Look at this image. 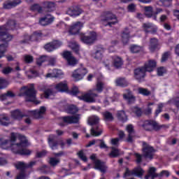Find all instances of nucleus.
<instances>
[{
	"mask_svg": "<svg viewBox=\"0 0 179 179\" xmlns=\"http://www.w3.org/2000/svg\"><path fill=\"white\" fill-rule=\"evenodd\" d=\"M102 115L105 120V121H113L114 120V116H113V113L109 111H105L102 113Z\"/></svg>",
	"mask_w": 179,
	"mask_h": 179,
	"instance_id": "obj_46",
	"label": "nucleus"
},
{
	"mask_svg": "<svg viewBox=\"0 0 179 179\" xmlns=\"http://www.w3.org/2000/svg\"><path fill=\"white\" fill-rule=\"evenodd\" d=\"M143 27L145 33H156L157 27L150 22H147L143 24Z\"/></svg>",
	"mask_w": 179,
	"mask_h": 179,
	"instance_id": "obj_27",
	"label": "nucleus"
},
{
	"mask_svg": "<svg viewBox=\"0 0 179 179\" xmlns=\"http://www.w3.org/2000/svg\"><path fill=\"white\" fill-rule=\"evenodd\" d=\"M83 27V22H76L71 24L69 27V33L72 36H75V34H78V33L82 30Z\"/></svg>",
	"mask_w": 179,
	"mask_h": 179,
	"instance_id": "obj_17",
	"label": "nucleus"
},
{
	"mask_svg": "<svg viewBox=\"0 0 179 179\" xmlns=\"http://www.w3.org/2000/svg\"><path fill=\"white\" fill-rule=\"evenodd\" d=\"M117 117L118 120H120V121H122V122H125V121L128 120V117L124 110L117 111Z\"/></svg>",
	"mask_w": 179,
	"mask_h": 179,
	"instance_id": "obj_44",
	"label": "nucleus"
},
{
	"mask_svg": "<svg viewBox=\"0 0 179 179\" xmlns=\"http://www.w3.org/2000/svg\"><path fill=\"white\" fill-rule=\"evenodd\" d=\"M55 89L57 92H61L62 93H64L65 92H69V87H68V82L64 80L57 83L55 86Z\"/></svg>",
	"mask_w": 179,
	"mask_h": 179,
	"instance_id": "obj_24",
	"label": "nucleus"
},
{
	"mask_svg": "<svg viewBox=\"0 0 179 179\" xmlns=\"http://www.w3.org/2000/svg\"><path fill=\"white\" fill-rule=\"evenodd\" d=\"M143 156L146 159L152 160L153 159V154L155 153V149L145 141L143 142Z\"/></svg>",
	"mask_w": 179,
	"mask_h": 179,
	"instance_id": "obj_13",
	"label": "nucleus"
},
{
	"mask_svg": "<svg viewBox=\"0 0 179 179\" xmlns=\"http://www.w3.org/2000/svg\"><path fill=\"white\" fill-rule=\"evenodd\" d=\"M101 22L104 26H110V27H113V26L118 23V20L114 14L107 13L105 15V17H102Z\"/></svg>",
	"mask_w": 179,
	"mask_h": 179,
	"instance_id": "obj_7",
	"label": "nucleus"
},
{
	"mask_svg": "<svg viewBox=\"0 0 179 179\" xmlns=\"http://www.w3.org/2000/svg\"><path fill=\"white\" fill-rule=\"evenodd\" d=\"M103 52H104V50L103 49L99 50L92 55V57H94L95 59H101L103 58Z\"/></svg>",
	"mask_w": 179,
	"mask_h": 179,
	"instance_id": "obj_49",
	"label": "nucleus"
},
{
	"mask_svg": "<svg viewBox=\"0 0 179 179\" xmlns=\"http://www.w3.org/2000/svg\"><path fill=\"white\" fill-rule=\"evenodd\" d=\"M55 93L52 88H47L44 92V97L45 99H54Z\"/></svg>",
	"mask_w": 179,
	"mask_h": 179,
	"instance_id": "obj_38",
	"label": "nucleus"
},
{
	"mask_svg": "<svg viewBox=\"0 0 179 179\" xmlns=\"http://www.w3.org/2000/svg\"><path fill=\"white\" fill-rule=\"evenodd\" d=\"M48 64L51 66H54L55 65V62H57V57H48Z\"/></svg>",
	"mask_w": 179,
	"mask_h": 179,
	"instance_id": "obj_57",
	"label": "nucleus"
},
{
	"mask_svg": "<svg viewBox=\"0 0 179 179\" xmlns=\"http://www.w3.org/2000/svg\"><path fill=\"white\" fill-rule=\"evenodd\" d=\"M24 61L26 62V64H31V62L34 61L33 56L25 55L24 56Z\"/></svg>",
	"mask_w": 179,
	"mask_h": 179,
	"instance_id": "obj_58",
	"label": "nucleus"
},
{
	"mask_svg": "<svg viewBox=\"0 0 179 179\" xmlns=\"http://www.w3.org/2000/svg\"><path fill=\"white\" fill-rule=\"evenodd\" d=\"M115 83L117 86H120L121 87H126V86H128V82L124 78H117L115 80Z\"/></svg>",
	"mask_w": 179,
	"mask_h": 179,
	"instance_id": "obj_45",
	"label": "nucleus"
},
{
	"mask_svg": "<svg viewBox=\"0 0 179 179\" xmlns=\"http://www.w3.org/2000/svg\"><path fill=\"white\" fill-rule=\"evenodd\" d=\"M47 108L45 106H41L39 110H28L25 117H29L25 119L26 124H31V118L38 120L43 118V115L45 114Z\"/></svg>",
	"mask_w": 179,
	"mask_h": 179,
	"instance_id": "obj_4",
	"label": "nucleus"
},
{
	"mask_svg": "<svg viewBox=\"0 0 179 179\" xmlns=\"http://www.w3.org/2000/svg\"><path fill=\"white\" fill-rule=\"evenodd\" d=\"M59 163V159L57 157H51L50 159V164L51 166H57Z\"/></svg>",
	"mask_w": 179,
	"mask_h": 179,
	"instance_id": "obj_60",
	"label": "nucleus"
},
{
	"mask_svg": "<svg viewBox=\"0 0 179 179\" xmlns=\"http://www.w3.org/2000/svg\"><path fill=\"white\" fill-rule=\"evenodd\" d=\"M52 45H53V48L55 50H57V48H59V47L62 45V42L59 41H54L53 42H52Z\"/></svg>",
	"mask_w": 179,
	"mask_h": 179,
	"instance_id": "obj_62",
	"label": "nucleus"
},
{
	"mask_svg": "<svg viewBox=\"0 0 179 179\" xmlns=\"http://www.w3.org/2000/svg\"><path fill=\"white\" fill-rule=\"evenodd\" d=\"M106 87V85H104V83H103V80L101 78H97L96 89L94 90H96L98 93H101L103 92V89Z\"/></svg>",
	"mask_w": 179,
	"mask_h": 179,
	"instance_id": "obj_36",
	"label": "nucleus"
},
{
	"mask_svg": "<svg viewBox=\"0 0 179 179\" xmlns=\"http://www.w3.org/2000/svg\"><path fill=\"white\" fill-rule=\"evenodd\" d=\"M29 146V141L26 136L17 133H11L10 140L0 141L1 149L10 150L16 155L22 156H30L31 150L24 148Z\"/></svg>",
	"mask_w": 179,
	"mask_h": 179,
	"instance_id": "obj_1",
	"label": "nucleus"
},
{
	"mask_svg": "<svg viewBox=\"0 0 179 179\" xmlns=\"http://www.w3.org/2000/svg\"><path fill=\"white\" fill-rule=\"evenodd\" d=\"M8 25L3 26L0 27V41L5 43L4 44L0 45V59L5 57V52L8 50V43L12 41L13 36L8 34V29L6 28Z\"/></svg>",
	"mask_w": 179,
	"mask_h": 179,
	"instance_id": "obj_2",
	"label": "nucleus"
},
{
	"mask_svg": "<svg viewBox=\"0 0 179 179\" xmlns=\"http://www.w3.org/2000/svg\"><path fill=\"white\" fill-rule=\"evenodd\" d=\"M55 19V17H54V16L51 15H46L39 20V24L41 26H48V24H51V23L54 22Z\"/></svg>",
	"mask_w": 179,
	"mask_h": 179,
	"instance_id": "obj_23",
	"label": "nucleus"
},
{
	"mask_svg": "<svg viewBox=\"0 0 179 179\" xmlns=\"http://www.w3.org/2000/svg\"><path fill=\"white\" fill-rule=\"evenodd\" d=\"M112 151L109 153L110 157H118L120 156V150L114 147L111 148Z\"/></svg>",
	"mask_w": 179,
	"mask_h": 179,
	"instance_id": "obj_50",
	"label": "nucleus"
},
{
	"mask_svg": "<svg viewBox=\"0 0 179 179\" xmlns=\"http://www.w3.org/2000/svg\"><path fill=\"white\" fill-rule=\"evenodd\" d=\"M55 10V3L50 1H45L43 3V13L45 12H53Z\"/></svg>",
	"mask_w": 179,
	"mask_h": 179,
	"instance_id": "obj_29",
	"label": "nucleus"
},
{
	"mask_svg": "<svg viewBox=\"0 0 179 179\" xmlns=\"http://www.w3.org/2000/svg\"><path fill=\"white\" fill-rule=\"evenodd\" d=\"M33 166H36V161H32L29 164H26L24 162H17L15 164V167L17 170H20V173L17 176L16 179L26 178L27 176H26V172L24 170H26V169H30V167H33Z\"/></svg>",
	"mask_w": 179,
	"mask_h": 179,
	"instance_id": "obj_5",
	"label": "nucleus"
},
{
	"mask_svg": "<svg viewBox=\"0 0 179 179\" xmlns=\"http://www.w3.org/2000/svg\"><path fill=\"white\" fill-rule=\"evenodd\" d=\"M78 111H79V109L73 105L69 106L67 108V113L69 114H76Z\"/></svg>",
	"mask_w": 179,
	"mask_h": 179,
	"instance_id": "obj_51",
	"label": "nucleus"
},
{
	"mask_svg": "<svg viewBox=\"0 0 179 179\" xmlns=\"http://www.w3.org/2000/svg\"><path fill=\"white\" fill-rule=\"evenodd\" d=\"M119 98L120 94L115 93L113 98H106V99L103 100V104L105 106H108L110 101H118Z\"/></svg>",
	"mask_w": 179,
	"mask_h": 179,
	"instance_id": "obj_43",
	"label": "nucleus"
},
{
	"mask_svg": "<svg viewBox=\"0 0 179 179\" xmlns=\"http://www.w3.org/2000/svg\"><path fill=\"white\" fill-rule=\"evenodd\" d=\"M162 12H163L162 8H157L155 13H154L153 20H157V15H159V13H162Z\"/></svg>",
	"mask_w": 179,
	"mask_h": 179,
	"instance_id": "obj_64",
	"label": "nucleus"
},
{
	"mask_svg": "<svg viewBox=\"0 0 179 179\" xmlns=\"http://www.w3.org/2000/svg\"><path fill=\"white\" fill-rule=\"evenodd\" d=\"M166 13L167 15L163 14L159 17V20L162 23H164V22L169 19V15H170V12L169 10H166Z\"/></svg>",
	"mask_w": 179,
	"mask_h": 179,
	"instance_id": "obj_55",
	"label": "nucleus"
},
{
	"mask_svg": "<svg viewBox=\"0 0 179 179\" xmlns=\"http://www.w3.org/2000/svg\"><path fill=\"white\" fill-rule=\"evenodd\" d=\"M143 173H145V171H143V169H142L141 166L135 168L133 171H129L128 168H126V171L123 177L124 178H127V177H131V176H136V177H139L140 178H142Z\"/></svg>",
	"mask_w": 179,
	"mask_h": 179,
	"instance_id": "obj_11",
	"label": "nucleus"
},
{
	"mask_svg": "<svg viewBox=\"0 0 179 179\" xmlns=\"http://www.w3.org/2000/svg\"><path fill=\"white\" fill-rule=\"evenodd\" d=\"M124 100H126L129 104L135 103L136 98L133 96L132 92L129 90H127V94H123Z\"/></svg>",
	"mask_w": 179,
	"mask_h": 179,
	"instance_id": "obj_31",
	"label": "nucleus"
},
{
	"mask_svg": "<svg viewBox=\"0 0 179 179\" xmlns=\"http://www.w3.org/2000/svg\"><path fill=\"white\" fill-rule=\"evenodd\" d=\"M146 71L143 67L138 68L134 70V78L138 82H142L143 80V78H145V75L146 73Z\"/></svg>",
	"mask_w": 179,
	"mask_h": 179,
	"instance_id": "obj_22",
	"label": "nucleus"
},
{
	"mask_svg": "<svg viewBox=\"0 0 179 179\" xmlns=\"http://www.w3.org/2000/svg\"><path fill=\"white\" fill-rule=\"evenodd\" d=\"M90 159L94 162L95 170H99L101 173H103L107 171V166L106 165V163L100 161L99 159H96V156L95 154L91 155Z\"/></svg>",
	"mask_w": 179,
	"mask_h": 179,
	"instance_id": "obj_10",
	"label": "nucleus"
},
{
	"mask_svg": "<svg viewBox=\"0 0 179 179\" xmlns=\"http://www.w3.org/2000/svg\"><path fill=\"white\" fill-rule=\"evenodd\" d=\"M97 38V34L94 31L90 32L89 35H82L80 40L84 44H93Z\"/></svg>",
	"mask_w": 179,
	"mask_h": 179,
	"instance_id": "obj_16",
	"label": "nucleus"
},
{
	"mask_svg": "<svg viewBox=\"0 0 179 179\" xmlns=\"http://www.w3.org/2000/svg\"><path fill=\"white\" fill-rule=\"evenodd\" d=\"M63 57L67 61V64L71 66H75V65L78 64V59H76V58L72 56L71 52H64Z\"/></svg>",
	"mask_w": 179,
	"mask_h": 179,
	"instance_id": "obj_21",
	"label": "nucleus"
},
{
	"mask_svg": "<svg viewBox=\"0 0 179 179\" xmlns=\"http://www.w3.org/2000/svg\"><path fill=\"white\" fill-rule=\"evenodd\" d=\"M100 121V117L97 115H92L88 118V124L89 125H96Z\"/></svg>",
	"mask_w": 179,
	"mask_h": 179,
	"instance_id": "obj_42",
	"label": "nucleus"
},
{
	"mask_svg": "<svg viewBox=\"0 0 179 179\" xmlns=\"http://www.w3.org/2000/svg\"><path fill=\"white\" fill-rule=\"evenodd\" d=\"M8 85H9V83L6 80L0 78V89H5L8 87Z\"/></svg>",
	"mask_w": 179,
	"mask_h": 179,
	"instance_id": "obj_56",
	"label": "nucleus"
},
{
	"mask_svg": "<svg viewBox=\"0 0 179 179\" xmlns=\"http://www.w3.org/2000/svg\"><path fill=\"white\" fill-rule=\"evenodd\" d=\"M66 13L71 17H78V16H80L83 13V10L78 6H73L67 10Z\"/></svg>",
	"mask_w": 179,
	"mask_h": 179,
	"instance_id": "obj_20",
	"label": "nucleus"
},
{
	"mask_svg": "<svg viewBox=\"0 0 179 179\" xmlns=\"http://www.w3.org/2000/svg\"><path fill=\"white\" fill-rule=\"evenodd\" d=\"M43 36L41 31L34 32L31 36L25 35L23 37L22 43H29V41H38L40 38Z\"/></svg>",
	"mask_w": 179,
	"mask_h": 179,
	"instance_id": "obj_18",
	"label": "nucleus"
},
{
	"mask_svg": "<svg viewBox=\"0 0 179 179\" xmlns=\"http://www.w3.org/2000/svg\"><path fill=\"white\" fill-rule=\"evenodd\" d=\"M113 64L115 68L117 69L121 68L122 65H124V61L122 59L118 56H113Z\"/></svg>",
	"mask_w": 179,
	"mask_h": 179,
	"instance_id": "obj_32",
	"label": "nucleus"
},
{
	"mask_svg": "<svg viewBox=\"0 0 179 179\" xmlns=\"http://www.w3.org/2000/svg\"><path fill=\"white\" fill-rule=\"evenodd\" d=\"M98 142H100L99 148H101V149H106L107 145H106V143H104V141H103L101 140H93V141H90L86 145V147L87 148H90V146H92V145H96V143H97Z\"/></svg>",
	"mask_w": 179,
	"mask_h": 179,
	"instance_id": "obj_37",
	"label": "nucleus"
},
{
	"mask_svg": "<svg viewBox=\"0 0 179 179\" xmlns=\"http://www.w3.org/2000/svg\"><path fill=\"white\" fill-rule=\"evenodd\" d=\"M10 97H15V94L10 91H8L6 94L0 96V100L3 101V100H8Z\"/></svg>",
	"mask_w": 179,
	"mask_h": 179,
	"instance_id": "obj_48",
	"label": "nucleus"
},
{
	"mask_svg": "<svg viewBox=\"0 0 179 179\" xmlns=\"http://www.w3.org/2000/svg\"><path fill=\"white\" fill-rule=\"evenodd\" d=\"M156 168L150 167L148 170V173L145 176V179L152 178L155 179L157 177H163V176H166V177H169L170 176V173L169 171H162L160 173H156Z\"/></svg>",
	"mask_w": 179,
	"mask_h": 179,
	"instance_id": "obj_9",
	"label": "nucleus"
},
{
	"mask_svg": "<svg viewBox=\"0 0 179 179\" xmlns=\"http://www.w3.org/2000/svg\"><path fill=\"white\" fill-rule=\"evenodd\" d=\"M157 62L155 60H148V62H146L144 64V66L143 67L147 72H152L155 70V68H156Z\"/></svg>",
	"mask_w": 179,
	"mask_h": 179,
	"instance_id": "obj_28",
	"label": "nucleus"
},
{
	"mask_svg": "<svg viewBox=\"0 0 179 179\" xmlns=\"http://www.w3.org/2000/svg\"><path fill=\"white\" fill-rule=\"evenodd\" d=\"M134 31H129L128 28H126L122 33V42L124 45L128 44V41H129V38L131 37H135L136 34H133Z\"/></svg>",
	"mask_w": 179,
	"mask_h": 179,
	"instance_id": "obj_19",
	"label": "nucleus"
},
{
	"mask_svg": "<svg viewBox=\"0 0 179 179\" xmlns=\"http://www.w3.org/2000/svg\"><path fill=\"white\" fill-rule=\"evenodd\" d=\"M126 131H127V132L129 134V137L127 139V142H129L130 143H131V142L133 141V138L135 135V130L134 129V125L128 124L126 127Z\"/></svg>",
	"mask_w": 179,
	"mask_h": 179,
	"instance_id": "obj_30",
	"label": "nucleus"
},
{
	"mask_svg": "<svg viewBox=\"0 0 179 179\" xmlns=\"http://www.w3.org/2000/svg\"><path fill=\"white\" fill-rule=\"evenodd\" d=\"M132 113H134L137 117H141L142 115V110L138 107H134L131 109Z\"/></svg>",
	"mask_w": 179,
	"mask_h": 179,
	"instance_id": "obj_59",
	"label": "nucleus"
},
{
	"mask_svg": "<svg viewBox=\"0 0 179 179\" xmlns=\"http://www.w3.org/2000/svg\"><path fill=\"white\" fill-rule=\"evenodd\" d=\"M46 61H48V57L41 56L39 58L37 59L36 64L39 66H41V65H43V62H46Z\"/></svg>",
	"mask_w": 179,
	"mask_h": 179,
	"instance_id": "obj_52",
	"label": "nucleus"
},
{
	"mask_svg": "<svg viewBox=\"0 0 179 179\" xmlns=\"http://www.w3.org/2000/svg\"><path fill=\"white\" fill-rule=\"evenodd\" d=\"M130 51L133 52V54H135L139 52V51H142V48L139 45H133L130 47Z\"/></svg>",
	"mask_w": 179,
	"mask_h": 179,
	"instance_id": "obj_53",
	"label": "nucleus"
},
{
	"mask_svg": "<svg viewBox=\"0 0 179 179\" xmlns=\"http://www.w3.org/2000/svg\"><path fill=\"white\" fill-rule=\"evenodd\" d=\"M140 127H142L145 131H152V129H155V131H159L162 127L157 124V122L153 120H145L141 121L138 123Z\"/></svg>",
	"mask_w": 179,
	"mask_h": 179,
	"instance_id": "obj_6",
	"label": "nucleus"
},
{
	"mask_svg": "<svg viewBox=\"0 0 179 179\" xmlns=\"http://www.w3.org/2000/svg\"><path fill=\"white\" fill-rule=\"evenodd\" d=\"M19 96H23L26 101H32L35 104H40L41 103V101H38L36 99V90H34V84L22 87L20 90Z\"/></svg>",
	"mask_w": 179,
	"mask_h": 179,
	"instance_id": "obj_3",
	"label": "nucleus"
},
{
	"mask_svg": "<svg viewBox=\"0 0 179 179\" xmlns=\"http://www.w3.org/2000/svg\"><path fill=\"white\" fill-rule=\"evenodd\" d=\"M78 99L79 100H83V101H85L86 103H94L95 101L101 103V101H103L101 96L92 92L85 94L81 96H78Z\"/></svg>",
	"mask_w": 179,
	"mask_h": 179,
	"instance_id": "obj_8",
	"label": "nucleus"
},
{
	"mask_svg": "<svg viewBox=\"0 0 179 179\" xmlns=\"http://www.w3.org/2000/svg\"><path fill=\"white\" fill-rule=\"evenodd\" d=\"M55 139H57V136L54 134H51L49 136L48 138V144L50 148H51L52 150H55V149L58 148V145H61V148H64L65 145V143L64 141H61L59 142L55 141Z\"/></svg>",
	"mask_w": 179,
	"mask_h": 179,
	"instance_id": "obj_14",
	"label": "nucleus"
},
{
	"mask_svg": "<svg viewBox=\"0 0 179 179\" xmlns=\"http://www.w3.org/2000/svg\"><path fill=\"white\" fill-rule=\"evenodd\" d=\"M48 73L46 75V78H59V79L64 78V72L62 70L53 69L52 73L51 70L48 71Z\"/></svg>",
	"mask_w": 179,
	"mask_h": 179,
	"instance_id": "obj_25",
	"label": "nucleus"
},
{
	"mask_svg": "<svg viewBox=\"0 0 179 179\" xmlns=\"http://www.w3.org/2000/svg\"><path fill=\"white\" fill-rule=\"evenodd\" d=\"M87 73V69L86 68L81 66L80 68L75 70L73 72L72 78L74 79V80H82L83 78H85V76Z\"/></svg>",
	"mask_w": 179,
	"mask_h": 179,
	"instance_id": "obj_15",
	"label": "nucleus"
},
{
	"mask_svg": "<svg viewBox=\"0 0 179 179\" xmlns=\"http://www.w3.org/2000/svg\"><path fill=\"white\" fill-rule=\"evenodd\" d=\"M22 1L20 0H14L13 1H7L3 4L4 9H12L21 3Z\"/></svg>",
	"mask_w": 179,
	"mask_h": 179,
	"instance_id": "obj_33",
	"label": "nucleus"
},
{
	"mask_svg": "<svg viewBox=\"0 0 179 179\" xmlns=\"http://www.w3.org/2000/svg\"><path fill=\"white\" fill-rule=\"evenodd\" d=\"M78 157H80V159L83 160V162H87V157H86V155L83 152V150L80 151L78 153Z\"/></svg>",
	"mask_w": 179,
	"mask_h": 179,
	"instance_id": "obj_63",
	"label": "nucleus"
},
{
	"mask_svg": "<svg viewBox=\"0 0 179 179\" xmlns=\"http://www.w3.org/2000/svg\"><path fill=\"white\" fill-rule=\"evenodd\" d=\"M166 106V103H160L158 104L157 109L155 111V115L157 117L163 111V108Z\"/></svg>",
	"mask_w": 179,
	"mask_h": 179,
	"instance_id": "obj_54",
	"label": "nucleus"
},
{
	"mask_svg": "<svg viewBox=\"0 0 179 179\" xmlns=\"http://www.w3.org/2000/svg\"><path fill=\"white\" fill-rule=\"evenodd\" d=\"M149 50L151 52H155L157 50H160V45L157 38H151L149 44Z\"/></svg>",
	"mask_w": 179,
	"mask_h": 179,
	"instance_id": "obj_26",
	"label": "nucleus"
},
{
	"mask_svg": "<svg viewBox=\"0 0 179 179\" xmlns=\"http://www.w3.org/2000/svg\"><path fill=\"white\" fill-rule=\"evenodd\" d=\"M143 9H144L145 15L146 16V17H148V18L152 17V19H153V16H154L153 7L150 6H144Z\"/></svg>",
	"mask_w": 179,
	"mask_h": 179,
	"instance_id": "obj_35",
	"label": "nucleus"
},
{
	"mask_svg": "<svg viewBox=\"0 0 179 179\" xmlns=\"http://www.w3.org/2000/svg\"><path fill=\"white\" fill-rule=\"evenodd\" d=\"M44 48L48 52H51V51H54V46L52 45V43H48L45 45Z\"/></svg>",
	"mask_w": 179,
	"mask_h": 179,
	"instance_id": "obj_61",
	"label": "nucleus"
},
{
	"mask_svg": "<svg viewBox=\"0 0 179 179\" xmlns=\"http://www.w3.org/2000/svg\"><path fill=\"white\" fill-rule=\"evenodd\" d=\"M0 123L1 125H4V127H8L10 124L9 117L6 114L0 115Z\"/></svg>",
	"mask_w": 179,
	"mask_h": 179,
	"instance_id": "obj_40",
	"label": "nucleus"
},
{
	"mask_svg": "<svg viewBox=\"0 0 179 179\" xmlns=\"http://www.w3.org/2000/svg\"><path fill=\"white\" fill-rule=\"evenodd\" d=\"M31 10L38 13H44V6L42 7L40 4H34L31 6Z\"/></svg>",
	"mask_w": 179,
	"mask_h": 179,
	"instance_id": "obj_41",
	"label": "nucleus"
},
{
	"mask_svg": "<svg viewBox=\"0 0 179 179\" xmlns=\"http://www.w3.org/2000/svg\"><path fill=\"white\" fill-rule=\"evenodd\" d=\"M101 134H103V130L99 126H96V127H92L91 129V135L92 136H100Z\"/></svg>",
	"mask_w": 179,
	"mask_h": 179,
	"instance_id": "obj_39",
	"label": "nucleus"
},
{
	"mask_svg": "<svg viewBox=\"0 0 179 179\" xmlns=\"http://www.w3.org/2000/svg\"><path fill=\"white\" fill-rule=\"evenodd\" d=\"M80 120V115H76L75 116H66L61 117L62 123H59L60 127H65L66 124H78Z\"/></svg>",
	"mask_w": 179,
	"mask_h": 179,
	"instance_id": "obj_12",
	"label": "nucleus"
},
{
	"mask_svg": "<svg viewBox=\"0 0 179 179\" xmlns=\"http://www.w3.org/2000/svg\"><path fill=\"white\" fill-rule=\"evenodd\" d=\"M137 92L138 94H142V96H150V91L143 87H138Z\"/></svg>",
	"mask_w": 179,
	"mask_h": 179,
	"instance_id": "obj_47",
	"label": "nucleus"
},
{
	"mask_svg": "<svg viewBox=\"0 0 179 179\" xmlns=\"http://www.w3.org/2000/svg\"><path fill=\"white\" fill-rule=\"evenodd\" d=\"M26 115L23 114L19 109H17L15 110H13L11 112V117L14 120H20L23 117H25Z\"/></svg>",
	"mask_w": 179,
	"mask_h": 179,
	"instance_id": "obj_34",
	"label": "nucleus"
}]
</instances>
